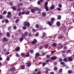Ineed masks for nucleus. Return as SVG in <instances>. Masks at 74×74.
Returning <instances> with one entry per match:
<instances>
[{"instance_id":"obj_50","label":"nucleus","mask_w":74,"mask_h":74,"mask_svg":"<svg viewBox=\"0 0 74 74\" xmlns=\"http://www.w3.org/2000/svg\"><path fill=\"white\" fill-rule=\"evenodd\" d=\"M16 56L17 57H19V55L18 54H16Z\"/></svg>"},{"instance_id":"obj_41","label":"nucleus","mask_w":74,"mask_h":74,"mask_svg":"<svg viewBox=\"0 0 74 74\" xmlns=\"http://www.w3.org/2000/svg\"><path fill=\"white\" fill-rule=\"evenodd\" d=\"M64 62H67V59L66 58H64Z\"/></svg>"},{"instance_id":"obj_32","label":"nucleus","mask_w":74,"mask_h":74,"mask_svg":"<svg viewBox=\"0 0 74 74\" xmlns=\"http://www.w3.org/2000/svg\"><path fill=\"white\" fill-rule=\"evenodd\" d=\"M31 65V64L30 63H29L27 65V66L28 67H29V66H30Z\"/></svg>"},{"instance_id":"obj_47","label":"nucleus","mask_w":74,"mask_h":74,"mask_svg":"<svg viewBox=\"0 0 74 74\" xmlns=\"http://www.w3.org/2000/svg\"><path fill=\"white\" fill-rule=\"evenodd\" d=\"M62 69H60V70H59V72L60 73H61V72H62Z\"/></svg>"},{"instance_id":"obj_22","label":"nucleus","mask_w":74,"mask_h":74,"mask_svg":"<svg viewBox=\"0 0 74 74\" xmlns=\"http://www.w3.org/2000/svg\"><path fill=\"white\" fill-rule=\"evenodd\" d=\"M68 73H69V74H71L72 73V71L70 70H69L68 71Z\"/></svg>"},{"instance_id":"obj_9","label":"nucleus","mask_w":74,"mask_h":74,"mask_svg":"<svg viewBox=\"0 0 74 74\" xmlns=\"http://www.w3.org/2000/svg\"><path fill=\"white\" fill-rule=\"evenodd\" d=\"M37 42V40L36 39H34V41H32V44H35V43H36Z\"/></svg>"},{"instance_id":"obj_28","label":"nucleus","mask_w":74,"mask_h":74,"mask_svg":"<svg viewBox=\"0 0 74 74\" xmlns=\"http://www.w3.org/2000/svg\"><path fill=\"white\" fill-rule=\"evenodd\" d=\"M50 56H51L50 55H47L46 56V58H49V57H50Z\"/></svg>"},{"instance_id":"obj_19","label":"nucleus","mask_w":74,"mask_h":74,"mask_svg":"<svg viewBox=\"0 0 74 74\" xmlns=\"http://www.w3.org/2000/svg\"><path fill=\"white\" fill-rule=\"evenodd\" d=\"M34 10H35V11H37V10H38V8L36 7H35L34 8Z\"/></svg>"},{"instance_id":"obj_53","label":"nucleus","mask_w":74,"mask_h":74,"mask_svg":"<svg viewBox=\"0 0 74 74\" xmlns=\"http://www.w3.org/2000/svg\"><path fill=\"white\" fill-rule=\"evenodd\" d=\"M49 61V60H47L46 61V63H47V62H48Z\"/></svg>"},{"instance_id":"obj_34","label":"nucleus","mask_w":74,"mask_h":74,"mask_svg":"<svg viewBox=\"0 0 74 74\" xmlns=\"http://www.w3.org/2000/svg\"><path fill=\"white\" fill-rule=\"evenodd\" d=\"M45 70L47 71H49V69L48 68H45Z\"/></svg>"},{"instance_id":"obj_59","label":"nucleus","mask_w":74,"mask_h":74,"mask_svg":"<svg viewBox=\"0 0 74 74\" xmlns=\"http://www.w3.org/2000/svg\"><path fill=\"white\" fill-rule=\"evenodd\" d=\"M26 56L27 57H28L29 56V54H26Z\"/></svg>"},{"instance_id":"obj_36","label":"nucleus","mask_w":74,"mask_h":74,"mask_svg":"<svg viewBox=\"0 0 74 74\" xmlns=\"http://www.w3.org/2000/svg\"><path fill=\"white\" fill-rule=\"evenodd\" d=\"M58 7H59L60 8H62V5L61 4H60L58 5Z\"/></svg>"},{"instance_id":"obj_61","label":"nucleus","mask_w":74,"mask_h":74,"mask_svg":"<svg viewBox=\"0 0 74 74\" xmlns=\"http://www.w3.org/2000/svg\"><path fill=\"white\" fill-rule=\"evenodd\" d=\"M10 5H12V2H10Z\"/></svg>"},{"instance_id":"obj_16","label":"nucleus","mask_w":74,"mask_h":74,"mask_svg":"<svg viewBox=\"0 0 74 74\" xmlns=\"http://www.w3.org/2000/svg\"><path fill=\"white\" fill-rule=\"evenodd\" d=\"M29 13L30 12L29 11H27L26 12L25 14L26 15H29Z\"/></svg>"},{"instance_id":"obj_2","label":"nucleus","mask_w":74,"mask_h":74,"mask_svg":"<svg viewBox=\"0 0 74 74\" xmlns=\"http://www.w3.org/2000/svg\"><path fill=\"white\" fill-rule=\"evenodd\" d=\"M24 26H27L28 27H29L30 26V23H29V22L27 23L26 22H25L24 23Z\"/></svg>"},{"instance_id":"obj_11","label":"nucleus","mask_w":74,"mask_h":74,"mask_svg":"<svg viewBox=\"0 0 74 74\" xmlns=\"http://www.w3.org/2000/svg\"><path fill=\"white\" fill-rule=\"evenodd\" d=\"M56 24L58 26H60V22L59 21H58L57 22Z\"/></svg>"},{"instance_id":"obj_44","label":"nucleus","mask_w":74,"mask_h":74,"mask_svg":"<svg viewBox=\"0 0 74 74\" xmlns=\"http://www.w3.org/2000/svg\"><path fill=\"white\" fill-rule=\"evenodd\" d=\"M21 10V8H18L17 9L18 11H20Z\"/></svg>"},{"instance_id":"obj_27","label":"nucleus","mask_w":74,"mask_h":74,"mask_svg":"<svg viewBox=\"0 0 74 74\" xmlns=\"http://www.w3.org/2000/svg\"><path fill=\"white\" fill-rule=\"evenodd\" d=\"M25 54L24 53H22L21 54V56H24V55H25Z\"/></svg>"},{"instance_id":"obj_52","label":"nucleus","mask_w":74,"mask_h":74,"mask_svg":"<svg viewBox=\"0 0 74 74\" xmlns=\"http://www.w3.org/2000/svg\"><path fill=\"white\" fill-rule=\"evenodd\" d=\"M11 27H9L8 29V30H11Z\"/></svg>"},{"instance_id":"obj_4","label":"nucleus","mask_w":74,"mask_h":74,"mask_svg":"<svg viewBox=\"0 0 74 74\" xmlns=\"http://www.w3.org/2000/svg\"><path fill=\"white\" fill-rule=\"evenodd\" d=\"M3 41L4 42L5 41H7L8 40V38H6V37H4L3 39Z\"/></svg>"},{"instance_id":"obj_54","label":"nucleus","mask_w":74,"mask_h":74,"mask_svg":"<svg viewBox=\"0 0 74 74\" xmlns=\"http://www.w3.org/2000/svg\"><path fill=\"white\" fill-rule=\"evenodd\" d=\"M33 50H31L30 51V52L31 53H33Z\"/></svg>"},{"instance_id":"obj_21","label":"nucleus","mask_w":74,"mask_h":74,"mask_svg":"<svg viewBox=\"0 0 74 74\" xmlns=\"http://www.w3.org/2000/svg\"><path fill=\"white\" fill-rule=\"evenodd\" d=\"M36 27L37 28H39V25L38 24H36Z\"/></svg>"},{"instance_id":"obj_33","label":"nucleus","mask_w":74,"mask_h":74,"mask_svg":"<svg viewBox=\"0 0 74 74\" xmlns=\"http://www.w3.org/2000/svg\"><path fill=\"white\" fill-rule=\"evenodd\" d=\"M12 8L13 10H16V8H15V7H12Z\"/></svg>"},{"instance_id":"obj_1","label":"nucleus","mask_w":74,"mask_h":74,"mask_svg":"<svg viewBox=\"0 0 74 74\" xmlns=\"http://www.w3.org/2000/svg\"><path fill=\"white\" fill-rule=\"evenodd\" d=\"M55 18H51V22H48L47 23V24H48L50 26H51L53 23V21L55 20Z\"/></svg>"},{"instance_id":"obj_15","label":"nucleus","mask_w":74,"mask_h":74,"mask_svg":"<svg viewBox=\"0 0 74 74\" xmlns=\"http://www.w3.org/2000/svg\"><path fill=\"white\" fill-rule=\"evenodd\" d=\"M23 40V37L20 38V41H22Z\"/></svg>"},{"instance_id":"obj_39","label":"nucleus","mask_w":74,"mask_h":74,"mask_svg":"<svg viewBox=\"0 0 74 74\" xmlns=\"http://www.w3.org/2000/svg\"><path fill=\"white\" fill-rule=\"evenodd\" d=\"M58 69V68L56 67H55L54 68V70H57V69Z\"/></svg>"},{"instance_id":"obj_43","label":"nucleus","mask_w":74,"mask_h":74,"mask_svg":"<svg viewBox=\"0 0 74 74\" xmlns=\"http://www.w3.org/2000/svg\"><path fill=\"white\" fill-rule=\"evenodd\" d=\"M18 22H19V20L17 19L15 21L16 23H18Z\"/></svg>"},{"instance_id":"obj_55","label":"nucleus","mask_w":74,"mask_h":74,"mask_svg":"<svg viewBox=\"0 0 74 74\" xmlns=\"http://www.w3.org/2000/svg\"><path fill=\"white\" fill-rule=\"evenodd\" d=\"M62 59L61 58L59 59V62H62Z\"/></svg>"},{"instance_id":"obj_48","label":"nucleus","mask_w":74,"mask_h":74,"mask_svg":"<svg viewBox=\"0 0 74 74\" xmlns=\"http://www.w3.org/2000/svg\"><path fill=\"white\" fill-rule=\"evenodd\" d=\"M23 29H24V30H25L26 29V27H23Z\"/></svg>"},{"instance_id":"obj_40","label":"nucleus","mask_w":74,"mask_h":74,"mask_svg":"<svg viewBox=\"0 0 74 74\" xmlns=\"http://www.w3.org/2000/svg\"><path fill=\"white\" fill-rule=\"evenodd\" d=\"M38 35H39L38 33H37V34L35 35V36L36 37H37L38 36Z\"/></svg>"},{"instance_id":"obj_45","label":"nucleus","mask_w":74,"mask_h":74,"mask_svg":"<svg viewBox=\"0 0 74 74\" xmlns=\"http://www.w3.org/2000/svg\"><path fill=\"white\" fill-rule=\"evenodd\" d=\"M10 57H8V58L7 59H6V60H7L8 61L9 60H10Z\"/></svg>"},{"instance_id":"obj_5","label":"nucleus","mask_w":74,"mask_h":74,"mask_svg":"<svg viewBox=\"0 0 74 74\" xmlns=\"http://www.w3.org/2000/svg\"><path fill=\"white\" fill-rule=\"evenodd\" d=\"M40 55V54L38 53H37L36 54V56L35 57V58L37 59L38 57V56Z\"/></svg>"},{"instance_id":"obj_14","label":"nucleus","mask_w":74,"mask_h":74,"mask_svg":"<svg viewBox=\"0 0 74 74\" xmlns=\"http://www.w3.org/2000/svg\"><path fill=\"white\" fill-rule=\"evenodd\" d=\"M46 36V34L45 33H43V36L42 37V38H43L44 37Z\"/></svg>"},{"instance_id":"obj_46","label":"nucleus","mask_w":74,"mask_h":74,"mask_svg":"<svg viewBox=\"0 0 74 74\" xmlns=\"http://www.w3.org/2000/svg\"><path fill=\"white\" fill-rule=\"evenodd\" d=\"M18 15L19 16H21V12H20L18 13Z\"/></svg>"},{"instance_id":"obj_13","label":"nucleus","mask_w":74,"mask_h":74,"mask_svg":"<svg viewBox=\"0 0 74 74\" xmlns=\"http://www.w3.org/2000/svg\"><path fill=\"white\" fill-rule=\"evenodd\" d=\"M42 15L43 16H46V13L45 12H43L42 13Z\"/></svg>"},{"instance_id":"obj_35","label":"nucleus","mask_w":74,"mask_h":74,"mask_svg":"<svg viewBox=\"0 0 74 74\" xmlns=\"http://www.w3.org/2000/svg\"><path fill=\"white\" fill-rule=\"evenodd\" d=\"M32 12L33 13L34 12V11H35V10L34 9H32L31 10Z\"/></svg>"},{"instance_id":"obj_49","label":"nucleus","mask_w":74,"mask_h":74,"mask_svg":"<svg viewBox=\"0 0 74 74\" xmlns=\"http://www.w3.org/2000/svg\"><path fill=\"white\" fill-rule=\"evenodd\" d=\"M37 74H41V71H38L37 73Z\"/></svg>"},{"instance_id":"obj_10","label":"nucleus","mask_w":74,"mask_h":74,"mask_svg":"<svg viewBox=\"0 0 74 74\" xmlns=\"http://www.w3.org/2000/svg\"><path fill=\"white\" fill-rule=\"evenodd\" d=\"M57 58V57L56 56H53L51 58V59L52 60H55V59H56Z\"/></svg>"},{"instance_id":"obj_18","label":"nucleus","mask_w":74,"mask_h":74,"mask_svg":"<svg viewBox=\"0 0 74 74\" xmlns=\"http://www.w3.org/2000/svg\"><path fill=\"white\" fill-rule=\"evenodd\" d=\"M11 16V15L8 14L7 16V18H10Z\"/></svg>"},{"instance_id":"obj_6","label":"nucleus","mask_w":74,"mask_h":74,"mask_svg":"<svg viewBox=\"0 0 74 74\" xmlns=\"http://www.w3.org/2000/svg\"><path fill=\"white\" fill-rule=\"evenodd\" d=\"M15 50L16 51H19L20 50V47H17L15 49Z\"/></svg>"},{"instance_id":"obj_12","label":"nucleus","mask_w":74,"mask_h":74,"mask_svg":"<svg viewBox=\"0 0 74 74\" xmlns=\"http://www.w3.org/2000/svg\"><path fill=\"white\" fill-rule=\"evenodd\" d=\"M68 60L69 61H71L72 60H73V59L71 57H69L68 58Z\"/></svg>"},{"instance_id":"obj_58","label":"nucleus","mask_w":74,"mask_h":74,"mask_svg":"<svg viewBox=\"0 0 74 74\" xmlns=\"http://www.w3.org/2000/svg\"><path fill=\"white\" fill-rule=\"evenodd\" d=\"M0 18L2 19H3V17H2V15H0Z\"/></svg>"},{"instance_id":"obj_51","label":"nucleus","mask_w":74,"mask_h":74,"mask_svg":"<svg viewBox=\"0 0 74 74\" xmlns=\"http://www.w3.org/2000/svg\"><path fill=\"white\" fill-rule=\"evenodd\" d=\"M10 53L8 52H7L5 54L6 55H8V54H9V53Z\"/></svg>"},{"instance_id":"obj_64","label":"nucleus","mask_w":74,"mask_h":74,"mask_svg":"<svg viewBox=\"0 0 74 74\" xmlns=\"http://www.w3.org/2000/svg\"><path fill=\"white\" fill-rule=\"evenodd\" d=\"M45 64V63H43V66H44V65Z\"/></svg>"},{"instance_id":"obj_37","label":"nucleus","mask_w":74,"mask_h":74,"mask_svg":"<svg viewBox=\"0 0 74 74\" xmlns=\"http://www.w3.org/2000/svg\"><path fill=\"white\" fill-rule=\"evenodd\" d=\"M46 53H42V56H44V55H46Z\"/></svg>"},{"instance_id":"obj_3","label":"nucleus","mask_w":74,"mask_h":74,"mask_svg":"<svg viewBox=\"0 0 74 74\" xmlns=\"http://www.w3.org/2000/svg\"><path fill=\"white\" fill-rule=\"evenodd\" d=\"M45 8L46 10V11H48V7H47V5L48 4V2H46V3H45Z\"/></svg>"},{"instance_id":"obj_29","label":"nucleus","mask_w":74,"mask_h":74,"mask_svg":"<svg viewBox=\"0 0 74 74\" xmlns=\"http://www.w3.org/2000/svg\"><path fill=\"white\" fill-rule=\"evenodd\" d=\"M21 68L22 69H25V66L23 65L21 66Z\"/></svg>"},{"instance_id":"obj_63","label":"nucleus","mask_w":74,"mask_h":74,"mask_svg":"<svg viewBox=\"0 0 74 74\" xmlns=\"http://www.w3.org/2000/svg\"><path fill=\"white\" fill-rule=\"evenodd\" d=\"M50 74H54V73L53 72H51L50 73Z\"/></svg>"},{"instance_id":"obj_62","label":"nucleus","mask_w":74,"mask_h":74,"mask_svg":"<svg viewBox=\"0 0 74 74\" xmlns=\"http://www.w3.org/2000/svg\"><path fill=\"white\" fill-rule=\"evenodd\" d=\"M62 52L63 53H65V52H66V51H62Z\"/></svg>"},{"instance_id":"obj_17","label":"nucleus","mask_w":74,"mask_h":74,"mask_svg":"<svg viewBox=\"0 0 74 74\" xmlns=\"http://www.w3.org/2000/svg\"><path fill=\"white\" fill-rule=\"evenodd\" d=\"M58 19L59 20L60 19H61V16H58Z\"/></svg>"},{"instance_id":"obj_38","label":"nucleus","mask_w":74,"mask_h":74,"mask_svg":"<svg viewBox=\"0 0 74 74\" xmlns=\"http://www.w3.org/2000/svg\"><path fill=\"white\" fill-rule=\"evenodd\" d=\"M5 22L6 23H8L9 22V21H8V20L7 19L5 20Z\"/></svg>"},{"instance_id":"obj_57","label":"nucleus","mask_w":74,"mask_h":74,"mask_svg":"<svg viewBox=\"0 0 74 74\" xmlns=\"http://www.w3.org/2000/svg\"><path fill=\"white\" fill-rule=\"evenodd\" d=\"M40 2H40V1H38V5L40 4Z\"/></svg>"},{"instance_id":"obj_24","label":"nucleus","mask_w":74,"mask_h":74,"mask_svg":"<svg viewBox=\"0 0 74 74\" xmlns=\"http://www.w3.org/2000/svg\"><path fill=\"white\" fill-rule=\"evenodd\" d=\"M6 13L7 11H4L3 13V14H4V15H5V14H6Z\"/></svg>"},{"instance_id":"obj_42","label":"nucleus","mask_w":74,"mask_h":74,"mask_svg":"<svg viewBox=\"0 0 74 74\" xmlns=\"http://www.w3.org/2000/svg\"><path fill=\"white\" fill-rule=\"evenodd\" d=\"M8 15H11V12H8Z\"/></svg>"},{"instance_id":"obj_20","label":"nucleus","mask_w":74,"mask_h":74,"mask_svg":"<svg viewBox=\"0 0 74 74\" xmlns=\"http://www.w3.org/2000/svg\"><path fill=\"white\" fill-rule=\"evenodd\" d=\"M57 45L56 43H54L53 44V47H56V46Z\"/></svg>"},{"instance_id":"obj_31","label":"nucleus","mask_w":74,"mask_h":74,"mask_svg":"<svg viewBox=\"0 0 74 74\" xmlns=\"http://www.w3.org/2000/svg\"><path fill=\"white\" fill-rule=\"evenodd\" d=\"M13 29L14 30H16V27L15 26H13Z\"/></svg>"},{"instance_id":"obj_60","label":"nucleus","mask_w":74,"mask_h":74,"mask_svg":"<svg viewBox=\"0 0 74 74\" xmlns=\"http://www.w3.org/2000/svg\"><path fill=\"white\" fill-rule=\"evenodd\" d=\"M21 14L22 15H23V14H25V12H23Z\"/></svg>"},{"instance_id":"obj_8","label":"nucleus","mask_w":74,"mask_h":74,"mask_svg":"<svg viewBox=\"0 0 74 74\" xmlns=\"http://www.w3.org/2000/svg\"><path fill=\"white\" fill-rule=\"evenodd\" d=\"M55 7V6H54V5H52L50 7V9L51 10H53L54 9V8Z\"/></svg>"},{"instance_id":"obj_25","label":"nucleus","mask_w":74,"mask_h":74,"mask_svg":"<svg viewBox=\"0 0 74 74\" xmlns=\"http://www.w3.org/2000/svg\"><path fill=\"white\" fill-rule=\"evenodd\" d=\"M60 64H62V65H64V64L65 63H64V62H61L60 63Z\"/></svg>"},{"instance_id":"obj_7","label":"nucleus","mask_w":74,"mask_h":74,"mask_svg":"<svg viewBox=\"0 0 74 74\" xmlns=\"http://www.w3.org/2000/svg\"><path fill=\"white\" fill-rule=\"evenodd\" d=\"M15 70V68L14 67L12 68L10 70V71H13Z\"/></svg>"},{"instance_id":"obj_23","label":"nucleus","mask_w":74,"mask_h":74,"mask_svg":"<svg viewBox=\"0 0 74 74\" xmlns=\"http://www.w3.org/2000/svg\"><path fill=\"white\" fill-rule=\"evenodd\" d=\"M7 37H10V33H9V32H7Z\"/></svg>"},{"instance_id":"obj_56","label":"nucleus","mask_w":74,"mask_h":74,"mask_svg":"<svg viewBox=\"0 0 74 74\" xmlns=\"http://www.w3.org/2000/svg\"><path fill=\"white\" fill-rule=\"evenodd\" d=\"M32 30L33 32H36V30H35V29L34 28L32 29Z\"/></svg>"},{"instance_id":"obj_26","label":"nucleus","mask_w":74,"mask_h":74,"mask_svg":"<svg viewBox=\"0 0 74 74\" xmlns=\"http://www.w3.org/2000/svg\"><path fill=\"white\" fill-rule=\"evenodd\" d=\"M67 49V46H65L64 47V49Z\"/></svg>"},{"instance_id":"obj_30","label":"nucleus","mask_w":74,"mask_h":74,"mask_svg":"<svg viewBox=\"0 0 74 74\" xmlns=\"http://www.w3.org/2000/svg\"><path fill=\"white\" fill-rule=\"evenodd\" d=\"M27 34H28V33L27 32H25L24 34V36H27Z\"/></svg>"}]
</instances>
